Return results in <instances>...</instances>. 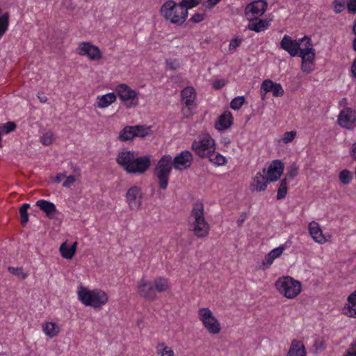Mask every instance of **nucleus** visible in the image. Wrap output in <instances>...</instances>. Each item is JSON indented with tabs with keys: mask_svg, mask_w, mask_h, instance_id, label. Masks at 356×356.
Returning a JSON list of instances; mask_svg holds the SVG:
<instances>
[{
	"mask_svg": "<svg viewBox=\"0 0 356 356\" xmlns=\"http://www.w3.org/2000/svg\"><path fill=\"white\" fill-rule=\"evenodd\" d=\"M193 160V156L188 150L182 151L174 159L170 155L162 156L154 169V175L158 179L159 188L163 190L167 188L172 166L177 170L186 169L191 165Z\"/></svg>",
	"mask_w": 356,
	"mask_h": 356,
	"instance_id": "1",
	"label": "nucleus"
},
{
	"mask_svg": "<svg viewBox=\"0 0 356 356\" xmlns=\"http://www.w3.org/2000/svg\"><path fill=\"white\" fill-rule=\"evenodd\" d=\"M134 151H122L118 153L116 161L129 174H144L150 167L149 156L136 157Z\"/></svg>",
	"mask_w": 356,
	"mask_h": 356,
	"instance_id": "2",
	"label": "nucleus"
},
{
	"mask_svg": "<svg viewBox=\"0 0 356 356\" xmlns=\"http://www.w3.org/2000/svg\"><path fill=\"white\" fill-rule=\"evenodd\" d=\"M190 226L191 230L196 236L203 238L208 235L210 227L205 219L204 205L202 202H197L193 204L191 213Z\"/></svg>",
	"mask_w": 356,
	"mask_h": 356,
	"instance_id": "3",
	"label": "nucleus"
},
{
	"mask_svg": "<svg viewBox=\"0 0 356 356\" xmlns=\"http://www.w3.org/2000/svg\"><path fill=\"white\" fill-rule=\"evenodd\" d=\"M160 12L166 20L178 25L182 24L188 17V10L172 0L165 2Z\"/></svg>",
	"mask_w": 356,
	"mask_h": 356,
	"instance_id": "4",
	"label": "nucleus"
},
{
	"mask_svg": "<svg viewBox=\"0 0 356 356\" xmlns=\"http://www.w3.org/2000/svg\"><path fill=\"white\" fill-rule=\"evenodd\" d=\"M80 301L87 306L99 309L108 302L107 294L101 290H89L84 286H79L77 291Z\"/></svg>",
	"mask_w": 356,
	"mask_h": 356,
	"instance_id": "5",
	"label": "nucleus"
},
{
	"mask_svg": "<svg viewBox=\"0 0 356 356\" xmlns=\"http://www.w3.org/2000/svg\"><path fill=\"white\" fill-rule=\"evenodd\" d=\"M275 286L282 295L289 299L296 297L301 291L300 282L289 276L279 278Z\"/></svg>",
	"mask_w": 356,
	"mask_h": 356,
	"instance_id": "6",
	"label": "nucleus"
},
{
	"mask_svg": "<svg viewBox=\"0 0 356 356\" xmlns=\"http://www.w3.org/2000/svg\"><path fill=\"white\" fill-rule=\"evenodd\" d=\"M305 43L298 56L302 58V71L309 74L314 70L316 53L315 49L312 47L311 39L305 36Z\"/></svg>",
	"mask_w": 356,
	"mask_h": 356,
	"instance_id": "7",
	"label": "nucleus"
},
{
	"mask_svg": "<svg viewBox=\"0 0 356 356\" xmlns=\"http://www.w3.org/2000/svg\"><path fill=\"white\" fill-rule=\"evenodd\" d=\"M214 145V140L208 134H205L193 142L191 148L200 157L207 158Z\"/></svg>",
	"mask_w": 356,
	"mask_h": 356,
	"instance_id": "8",
	"label": "nucleus"
},
{
	"mask_svg": "<svg viewBox=\"0 0 356 356\" xmlns=\"http://www.w3.org/2000/svg\"><path fill=\"white\" fill-rule=\"evenodd\" d=\"M119 98L124 102L127 108L136 106L138 104V92L124 83L119 84L115 88Z\"/></svg>",
	"mask_w": 356,
	"mask_h": 356,
	"instance_id": "9",
	"label": "nucleus"
},
{
	"mask_svg": "<svg viewBox=\"0 0 356 356\" xmlns=\"http://www.w3.org/2000/svg\"><path fill=\"white\" fill-rule=\"evenodd\" d=\"M305 43V37L298 40H292V38L284 35L280 42V47L287 51L291 56H297L302 48L301 45Z\"/></svg>",
	"mask_w": 356,
	"mask_h": 356,
	"instance_id": "10",
	"label": "nucleus"
},
{
	"mask_svg": "<svg viewBox=\"0 0 356 356\" xmlns=\"http://www.w3.org/2000/svg\"><path fill=\"white\" fill-rule=\"evenodd\" d=\"M268 3L264 0H257L249 3L245 14L248 20L254 19L262 16L267 9Z\"/></svg>",
	"mask_w": 356,
	"mask_h": 356,
	"instance_id": "11",
	"label": "nucleus"
},
{
	"mask_svg": "<svg viewBox=\"0 0 356 356\" xmlns=\"http://www.w3.org/2000/svg\"><path fill=\"white\" fill-rule=\"evenodd\" d=\"M337 121L340 127L353 129L356 127V111L350 108H343L340 112Z\"/></svg>",
	"mask_w": 356,
	"mask_h": 356,
	"instance_id": "12",
	"label": "nucleus"
},
{
	"mask_svg": "<svg viewBox=\"0 0 356 356\" xmlns=\"http://www.w3.org/2000/svg\"><path fill=\"white\" fill-rule=\"evenodd\" d=\"M76 53L80 56H87L92 60H97L102 58L100 49L90 42H81L76 49Z\"/></svg>",
	"mask_w": 356,
	"mask_h": 356,
	"instance_id": "13",
	"label": "nucleus"
},
{
	"mask_svg": "<svg viewBox=\"0 0 356 356\" xmlns=\"http://www.w3.org/2000/svg\"><path fill=\"white\" fill-rule=\"evenodd\" d=\"M143 193L139 187L134 186L126 193L127 202L131 210L138 209L142 204Z\"/></svg>",
	"mask_w": 356,
	"mask_h": 356,
	"instance_id": "14",
	"label": "nucleus"
},
{
	"mask_svg": "<svg viewBox=\"0 0 356 356\" xmlns=\"http://www.w3.org/2000/svg\"><path fill=\"white\" fill-rule=\"evenodd\" d=\"M200 319L209 333L216 334L220 332V323L212 313H200Z\"/></svg>",
	"mask_w": 356,
	"mask_h": 356,
	"instance_id": "15",
	"label": "nucleus"
},
{
	"mask_svg": "<svg viewBox=\"0 0 356 356\" xmlns=\"http://www.w3.org/2000/svg\"><path fill=\"white\" fill-rule=\"evenodd\" d=\"M138 293L140 296L150 300H155L157 298L154 285L144 278H142L138 282Z\"/></svg>",
	"mask_w": 356,
	"mask_h": 356,
	"instance_id": "16",
	"label": "nucleus"
},
{
	"mask_svg": "<svg viewBox=\"0 0 356 356\" xmlns=\"http://www.w3.org/2000/svg\"><path fill=\"white\" fill-rule=\"evenodd\" d=\"M284 170V164L280 160H275L268 167L266 179L268 181L273 182L278 180Z\"/></svg>",
	"mask_w": 356,
	"mask_h": 356,
	"instance_id": "17",
	"label": "nucleus"
},
{
	"mask_svg": "<svg viewBox=\"0 0 356 356\" xmlns=\"http://www.w3.org/2000/svg\"><path fill=\"white\" fill-rule=\"evenodd\" d=\"M266 175V168H264L261 171L257 173L253 178V181L250 186V190H255L258 192L264 191L266 189L269 182L268 181Z\"/></svg>",
	"mask_w": 356,
	"mask_h": 356,
	"instance_id": "18",
	"label": "nucleus"
},
{
	"mask_svg": "<svg viewBox=\"0 0 356 356\" xmlns=\"http://www.w3.org/2000/svg\"><path fill=\"white\" fill-rule=\"evenodd\" d=\"M286 356H307V352L303 343L301 341L293 339Z\"/></svg>",
	"mask_w": 356,
	"mask_h": 356,
	"instance_id": "19",
	"label": "nucleus"
},
{
	"mask_svg": "<svg viewBox=\"0 0 356 356\" xmlns=\"http://www.w3.org/2000/svg\"><path fill=\"white\" fill-rule=\"evenodd\" d=\"M309 232L312 238L317 243H323L326 239L318 222L312 221L309 224Z\"/></svg>",
	"mask_w": 356,
	"mask_h": 356,
	"instance_id": "20",
	"label": "nucleus"
},
{
	"mask_svg": "<svg viewBox=\"0 0 356 356\" xmlns=\"http://www.w3.org/2000/svg\"><path fill=\"white\" fill-rule=\"evenodd\" d=\"M233 123V117L229 111H226L218 117V121L215 124V127L218 130L227 129Z\"/></svg>",
	"mask_w": 356,
	"mask_h": 356,
	"instance_id": "21",
	"label": "nucleus"
},
{
	"mask_svg": "<svg viewBox=\"0 0 356 356\" xmlns=\"http://www.w3.org/2000/svg\"><path fill=\"white\" fill-rule=\"evenodd\" d=\"M195 90L193 87H186L181 91V99L189 109L195 107Z\"/></svg>",
	"mask_w": 356,
	"mask_h": 356,
	"instance_id": "22",
	"label": "nucleus"
},
{
	"mask_svg": "<svg viewBox=\"0 0 356 356\" xmlns=\"http://www.w3.org/2000/svg\"><path fill=\"white\" fill-rule=\"evenodd\" d=\"M35 204L45 213L49 218H53L57 211L55 204L47 200H39L36 202Z\"/></svg>",
	"mask_w": 356,
	"mask_h": 356,
	"instance_id": "23",
	"label": "nucleus"
},
{
	"mask_svg": "<svg viewBox=\"0 0 356 356\" xmlns=\"http://www.w3.org/2000/svg\"><path fill=\"white\" fill-rule=\"evenodd\" d=\"M116 101V95L114 92H109L97 97L95 106L99 108H104Z\"/></svg>",
	"mask_w": 356,
	"mask_h": 356,
	"instance_id": "24",
	"label": "nucleus"
},
{
	"mask_svg": "<svg viewBox=\"0 0 356 356\" xmlns=\"http://www.w3.org/2000/svg\"><path fill=\"white\" fill-rule=\"evenodd\" d=\"M285 249H286L285 245H282L278 248H274L268 254L266 255L263 264L264 265L267 264L268 266H270L275 259L280 257L282 255V254L283 253V251Z\"/></svg>",
	"mask_w": 356,
	"mask_h": 356,
	"instance_id": "25",
	"label": "nucleus"
},
{
	"mask_svg": "<svg viewBox=\"0 0 356 356\" xmlns=\"http://www.w3.org/2000/svg\"><path fill=\"white\" fill-rule=\"evenodd\" d=\"M249 21L250 23L247 28L249 30L254 31L257 33L264 31L268 26L266 20L259 19V17Z\"/></svg>",
	"mask_w": 356,
	"mask_h": 356,
	"instance_id": "26",
	"label": "nucleus"
},
{
	"mask_svg": "<svg viewBox=\"0 0 356 356\" xmlns=\"http://www.w3.org/2000/svg\"><path fill=\"white\" fill-rule=\"evenodd\" d=\"M136 138L134 126H126L119 133L118 139L127 142Z\"/></svg>",
	"mask_w": 356,
	"mask_h": 356,
	"instance_id": "27",
	"label": "nucleus"
},
{
	"mask_svg": "<svg viewBox=\"0 0 356 356\" xmlns=\"http://www.w3.org/2000/svg\"><path fill=\"white\" fill-rule=\"evenodd\" d=\"M42 330L50 338L56 337L59 331V327L53 322H46L42 324Z\"/></svg>",
	"mask_w": 356,
	"mask_h": 356,
	"instance_id": "28",
	"label": "nucleus"
},
{
	"mask_svg": "<svg viewBox=\"0 0 356 356\" xmlns=\"http://www.w3.org/2000/svg\"><path fill=\"white\" fill-rule=\"evenodd\" d=\"M154 289L155 290V292L156 291H157L159 293L165 292V291H167L170 288L168 280L167 279H165L164 277H161L156 278L154 281Z\"/></svg>",
	"mask_w": 356,
	"mask_h": 356,
	"instance_id": "29",
	"label": "nucleus"
},
{
	"mask_svg": "<svg viewBox=\"0 0 356 356\" xmlns=\"http://www.w3.org/2000/svg\"><path fill=\"white\" fill-rule=\"evenodd\" d=\"M207 158H208L211 162L218 165H222L226 163L225 157L221 155L220 153L215 152L214 147L212 149Z\"/></svg>",
	"mask_w": 356,
	"mask_h": 356,
	"instance_id": "30",
	"label": "nucleus"
},
{
	"mask_svg": "<svg viewBox=\"0 0 356 356\" xmlns=\"http://www.w3.org/2000/svg\"><path fill=\"white\" fill-rule=\"evenodd\" d=\"M134 133L136 137L144 138L145 137L151 134V127L145 125H135L134 126Z\"/></svg>",
	"mask_w": 356,
	"mask_h": 356,
	"instance_id": "31",
	"label": "nucleus"
},
{
	"mask_svg": "<svg viewBox=\"0 0 356 356\" xmlns=\"http://www.w3.org/2000/svg\"><path fill=\"white\" fill-rule=\"evenodd\" d=\"M9 25V13H5L0 17V39L4 35Z\"/></svg>",
	"mask_w": 356,
	"mask_h": 356,
	"instance_id": "32",
	"label": "nucleus"
},
{
	"mask_svg": "<svg viewBox=\"0 0 356 356\" xmlns=\"http://www.w3.org/2000/svg\"><path fill=\"white\" fill-rule=\"evenodd\" d=\"M30 207L29 204H24L19 208V212L22 226H25L29 221L28 209Z\"/></svg>",
	"mask_w": 356,
	"mask_h": 356,
	"instance_id": "33",
	"label": "nucleus"
},
{
	"mask_svg": "<svg viewBox=\"0 0 356 356\" xmlns=\"http://www.w3.org/2000/svg\"><path fill=\"white\" fill-rule=\"evenodd\" d=\"M287 178H284L279 186L278 190H277V200H282L283 199L287 193Z\"/></svg>",
	"mask_w": 356,
	"mask_h": 356,
	"instance_id": "34",
	"label": "nucleus"
},
{
	"mask_svg": "<svg viewBox=\"0 0 356 356\" xmlns=\"http://www.w3.org/2000/svg\"><path fill=\"white\" fill-rule=\"evenodd\" d=\"M60 254L62 257L67 259H70L73 257L74 255L73 254L72 250H70V248L69 245H67L65 243H63L60 246L59 249Z\"/></svg>",
	"mask_w": 356,
	"mask_h": 356,
	"instance_id": "35",
	"label": "nucleus"
},
{
	"mask_svg": "<svg viewBox=\"0 0 356 356\" xmlns=\"http://www.w3.org/2000/svg\"><path fill=\"white\" fill-rule=\"evenodd\" d=\"M16 127L17 125L14 122H8L6 123L0 124V131L2 134H7L15 130Z\"/></svg>",
	"mask_w": 356,
	"mask_h": 356,
	"instance_id": "36",
	"label": "nucleus"
},
{
	"mask_svg": "<svg viewBox=\"0 0 356 356\" xmlns=\"http://www.w3.org/2000/svg\"><path fill=\"white\" fill-rule=\"evenodd\" d=\"M353 179L351 172L348 170H343L339 174V180L343 184H348Z\"/></svg>",
	"mask_w": 356,
	"mask_h": 356,
	"instance_id": "37",
	"label": "nucleus"
},
{
	"mask_svg": "<svg viewBox=\"0 0 356 356\" xmlns=\"http://www.w3.org/2000/svg\"><path fill=\"white\" fill-rule=\"evenodd\" d=\"M245 102V98L243 96H238L234 98L231 103L230 107L234 110H238Z\"/></svg>",
	"mask_w": 356,
	"mask_h": 356,
	"instance_id": "38",
	"label": "nucleus"
},
{
	"mask_svg": "<svg viewBox=\"0 0 356 356\" xmlns=\"http://www.w3.org/2000/svg\"><path fill=\"white\" fill-rule=\"evenodd\" d=\"M8 270L10 273L22 280L25 279L28 276V274L23 271L22 268H15L9 266Z\"/></svg>",
	"mask_w": 356,
	"mask_h": 356,
	"instance_id": "39",
	"label": "nucleus"
},
{
	"mask_svg": "<svg viewBox=\"0 0 356 356\" xmlns=\"http://www.w3.org/2000/svg\"><path fill=\"white\" fill-rule=\"evenodd\" d=\"M275 84V83H273L270 79H266L264 81L261 86V92L263 93L264 92V93H266L268 92H271L273 87L274 86ZM261 95H264L263 94Z\"/></svg>",
	"mask_w": 356,
	"mask_h": 356,
	"instance_id": "40",
	"label": "nucleus"
},
{
	"mask_svg": "<svg viewBox=\"0 0 356 356\" xmlns=\"http://www.w3.org/2000/svg\"><path fill=\"white\" fill-rule=\"evenodd\" d=\"M347 300L350 310L356 312V290L348 296Z\"/></svg>",
	"mask_w": 356,
	"mask_h": 356,
	"instance_id": "41",
	"label": "nucleus"
},
{
	"mask_svg": "<svg viewBox=\"0 0 356 356\" xmlns=\"http://www.w3.org/2000/svg\"><path fill=\"white\" fill-rule=\"evenodd\" d=\"M298 172V167L296 163H292L289 168V171L286 175V178L293 179L297 175Z\"/></svg>",
	"mask_w": 356,
	"mask_h": 356,
	"instance_id": "42",
	"label": "nucleus"
},
{
	"mask_svg": "<svg viewBox=\"0 0 356 356\" xmlns=\"http://www.w3.org/2000/svg\"><path fill=\"white\" fill-rule=\"evenodd\" d=\"M315 353H318L323 351L326 348V344L324 340L318 339L315 341L314 344Z\"/></svg>",
	"mask_w": 356,
	"mask_h": 356,
	"instance_id": "43",
	"label": "nucleus"
},
{
	"mask_svg": "<svg viewBox=\"0 0 356 356\" xmlns=\"http://www.w3.org/2000/svg\"><path fill=\"white\" fill-rule=\"evenodd\" d=\"M200 3V0H182L179 4L184 6L187 10Z\"/></svg>",
	"mask_w": 356,
	"mask_h": 356,
	"instance_id": "44",
	"label": "nucleus"
},
{
	"mask_svg": "<svg viewBox=\"0 0 356 356\" xmlns=\"http://www.w3.org/2000/svg\"><path fill=\"white\" fill-rule=\"evenodd\" d=\"M53 140V134L48 131L42 135L40 141L44 145H49Z\"/></svg>",
	"mask_w": 356,
	"mask_h": 356,
	"instance_id": "45",
	"label": "nucleus"
},
{
	"mask_svg": "<svg viewBox=\"0 0 356 356\" xmlns=\"http://www.w3.org/2000/svg\"><path fill=\"white\" fill-rule=\"evenodd\" d=\"M333 4L334 12L336 13H340L345 8V0H334Z\"/></svg>",
	"mask_w": 356,
	"mask_h": 356,
	"instance_id": "46",
	"label": "nucleus"
},
{
	"mask_svg": "<svg viewBox=\"0 0 356 356\" xmlns=\"http://www.w3.org/2000/svg\"><path fill=\"white\" fill-rule=\"evenodd\" d=\"M296 136V132L294 131H286L284 134V135L282 138V140L284 143H289L291 142L295 138Z\"/></svg>",
	"mask_w": 356,
	"mask_h": 356,
	"instance_id": "47",
	"label": "nucleus"
},
{
	"mask_svg": "<svg viewBox=\"0 0 356 356\" xmlns=\"http://www.w3.org/2000/svg\"><path fill=\"white\" fill-rule=\"evenodd\" d=\"M271 92L275 97H282L284 95V90L280 83H275L273 87Z\"/></svg>",
	"mask_w": 356,
	"mask_h": 356,
	"instance_id": "48",
	"label": "nucleus"
},
{
	"mask_svg": "<svg viewBox=\"0 0 356 356\" xmlns=\"http://www.w3.org/2000/svg\"><path fill=\"white\" fill-rule=\"evenodd\" d=\"M165 63L167 68L170 70H176L179 67V63L177 59L166 60Z\"/></svg>",
	"mask_w": 356,
	"mask_h": 356,
	"instance_id": "49",
	"label": "nucleus"
},
{
	"mask_svg": "<svg viewBox=\"0 0 356 356\" xmlns=\"http://www.w3.org/2000/svg\"><path fill=\"white\" fill-rule=\"evenodd\" d=\"M204 16H205V14H204V13H197L191 17V21L194 23L201 22L204 19Z\"/></svg>",
	"mask_w": 356,
	"mask_h": 356,
	"instance_id": "50",
	"label": "nucleus"
},
{
	"mask_svg": "<svg viewBox=\"0 0 356 356\" xmlns=\"http://www.w3.org/2000/svg\"><path fill=\"white\" fill-rule=\"evenodd\" d=\"M347 9L350 13H356V0H347Z\"/></svg>",
	"mask_w": 356,
	"mask_h": 356,
	"instance_id": "51",
	"label": "nucleus"
},
{
	"mask_svg": "<svg viewBox=\"0 0 356 356\" xmlns=\"http://www.w3.org/2000/svg\"><path fill=\"white\" fill-rule=\"evenodd\" d=\"M66 179L63 183V186L65 188H70L75 181V177L73 175L65 177Z\"/></svg>",
	"mask_w": 356,
	"mask_h": 356,
	"instance_id": "52",
	"label": "nucleus"
},
{
	"mask_svg": "<svg viewBox=\"0 0 356 356\" xmlns=\"http://www.w3.org/2000/svg\"><path fill=\"white\" fill-rule=\"evenodd\" d=\"M241 43V39L239 38H234L230 41L229 43V49H235L236 47H238Z\"/></svg>",
	"mask_w": 356,
	"mask_h": 356,
	"instance_id": "53",
	"label": "nucleus"
},
{
	"mask_svg": "<svg viewBox=\"0 0 356 356\" xmlns=\"http://www.w3.org/2000/svg\"><path fill=\"white\" fill-rule=\"evenodd\" d=\"M173 355H174L173 350L168 346H165L161 352V356H173Z\"/></svg>",
	"mask_w": 356,
	"mask_h": 356,
	"instance_id": "54",
	"label": "nucleus"
},
{
	"mask_svg": "<svg viewBox=\"0 0 356 356\" xmlns=\"http://www.w3.org/2000/svg\"><path fill=\"white\" fill-rule=\"evenodd\" d=\"M247 218V213L246 212H242L239 219L237 220L236 223L238 226L241 227L242 224L244 222Z\"/></svg>",
	"mask_w": 356,
	"mask_h": 356,
	"instance_id": "55",
	"label": "nucleus"
},
{
	"mask_svg": "<svg viewBox=\"0 0 356 356\" xmlns=\"http://www.w3.org/2000/svg\"><path fill=\"white\" fill-rule=\"evenodd\" d=\"M346 356H356V348L350 345L347 350Z\"/></svg>",
	"mask_w": 356,
	"mask_h": 356,
	"instance_id": "56",
	"label": "nucleus"
},
{
	"mask_svg": "<svg viewBox=\"0 0 356 356\" xmlns=\"http://www.w3.org/2000/svg\"><path fill=\"white\" fill-rule=\"evenodd\" d=\"M225 85V82L224 80H218L216 81L213 83V88L216 89H220Z\"/></svg>",
	"mask_w": 356,
	"mask_h": 356,
	"instance_id": "57",
	"label": "nucleus"
},
{
	"mask_svg": "<svg viewBox=\"0 0 356 356\" xmlns=\"http://www.w3.org/2000/svg\"><path fill=\"white\" fill-rule=\"evenodd\" d=\"M221 0H207V7L209 9L214 7L218 3H219Z\"/></svg>",
	"mask_w": 356,
	"mask_h": 356,
	"instance_id": "58",
	"label": "nucleus"
},
{
	"mask_svg": "<svg viewBox=\"0 0 356 356\" xmlns=\"http://www.w3.org/2000/svg\"><path fill=\"white\" fill-rule=\"evenodd\" d=\"M351 72L353 76L356 79V58L354 60L353 65L351 66Z\"/></svg>",
	"mask_w": 356,
	"mask_h": 356,
	"instance_id": "59",
	"label": "nucleus"
},
{
	"mask_svg": "<svg viewBox=\"0 0 356 356\" xmlns=\"http://www.w3.org/2000/svg\"><path fill=\"white\" fill-rule=\"evenodd\" d=\"M66 175L65 174H60V175H58L56 177V181L57 183H60L62 180V178H64L65 177Z\"/></svg>",
	"mask_w": 356,
	"mask_h": 356,
	"instance_id": "60",
	"label": "nucleus"
},
{
	"mask_svg": "<svg viewBox=\"0 0 356 356\" xmlns=\"http://www.w3.org/2000/svg\"><path fill=\"white\" fill-rule=\"evenodd\" d=\"M76 245H77V243L74 242L71 246H70V250H72L74 254L76 252Z\"/></svg>",
	"mask_w": 356,
	"mask_h": 356,
	"instance_id": "61",
	"label": "nucleus"
},
{
	"mask_svg": "<svg viewBox=\"0 0 356 356\" xmlns=\"http://www.w3.org/2000/svg\"><path fill=\"white\" fill-rule=\"evenodd\" d=\"M38 98H39L40 101L42 103H44L47 101V98L45 96H43V97L38 96Z\"/></svg>",
	"mask_w": 356,
	"mask_h": 356,
	"instance_id": "62",
	"label": "nucleus"
},
{
	"mask_svg": "<svg viewBox=\"0 0 356 356\" xmlns=\"http://www.w3.org/2000/svg\"><path fill=\"white\" fill-rule=\"evenodd\" d=\"M353 47L355 51H356V38L353 40Z\"/></svg>",
	"mask_w": 356,
	"mask_h": 356,
	"instance_id": "63",
	"label": "nucleus"
},
{
	"mask_svg": "<svg viewBox=\"0 0 356 356\" xmlns=\"http://www.w3.org/2000/svg\"><path fill=\"white\" fill-rule=\"evenodd\" d=\"M353 32L356 35V22H355L353 28Z\"/></svg>",
	"mask_w": 356,
	"mask_h": 356,
	"instance_id": "64",
	"label": "nucleus"
}]
</instances>
